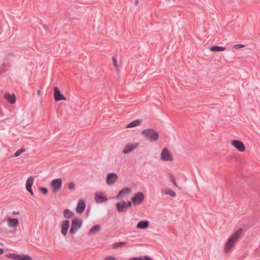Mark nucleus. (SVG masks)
Segmentation results:
<instances>
[{"instance_id": "f257e3e1", "label": "nucleus", "mask_w": 260, "mask_h": 260, "mask_svg": "<svg viewBox=\"0 0 260 260\" xmlns=\"http://www.w3.org/2000/svg\"><path fill=\"white\" fill-rule=\"evenodd\" d=\"M142 134L150 142L156 141L159 136L158 132L152 128L144 129L142 132Z\"/></svg>"}, {"instance_id": "f03ea898", "label": "nucleus", "mask_w": 260, "mask_h": 260, "mask_svg": "<svg viewBox=\"0 0 260 260\" xmlns=\"http://www.w3.org/2000/svg\"><path fill=\"white\" fill-rule=\"evenodd\" d=\"M242 229H240L236 231L228 239L225 245V251L228 252L234 245L235 242L238 240V238L242 233Z\"/></svg>"}, {"instance_id": "7ed1b4c3", "label": "nucleus", "mask_w": 260, "mask_h": 260, "mask_svg": "<svg viewBox=\"0 0 260 260\" xmlns=\"http://www.w3.org/2000/svg\"><path fill=\"white\" fill-rule=\"evenodd\" d=\"M82 225V220L78 217L74 218L72 221L71 228L70 230V233L74 235Z\"/></svg>"}, {"instance_id": "20e7f679", "label": "nucleus", "mask_w": 260, "mask_h": 260, "mask_svg": "<svg viewBox=\"0 0 260 260\" xmlns=\"http://www.w3.org/2000/svg\"><path fill=\"white\" fill-rule=\"evenodd\" d=\"M50 185L52 188V192H56L59 191L62 187V180L60 178L53 179L51 181Z\"/></svg>"}, {"instance_id": "39448f33", "label": "nucleus", "mask_w": 260, "mask_h": 260, "mask_svg": "<svg viewBox=\"0 0 260 260\" xmlns=\"http://www.w3.org/2000/svg\"><path fill=\"white\" fill-rule=\"evenodd\" d=\"M160 158L162 160L167 161L173 160V156L170 151L166 148H164L160 154Z\"/></svg>"}, {"instance_id": "423d86ee", "label": "nucleus", "mask_w": 260, "mask_h": 260, "mask_svg": "<svg viewBox=\"0 0 260 260\" xmlns=\"http://www.w3.org/2000/svg\"><path fill=\"white\" fill-rule=\"evenodd\" d=\"M144 196L141 192H139L135 194L134 197L132 198V201L134 205H140L144 200Z\"/></svg>"}, {"instance_id": "0eeeda50", "label": "nucleus", "mask_w": 260, "mask_h": 260, "mask_svg": "<svg viewBox=\"0 0 260 260\" xmlns=\"http://www.w3.org/2000/svg\"><path fill=\"white\" fill-rule=\"evenodd\" d=\"M117 179L118 176L116 173H110L107 176V184L109 185H113Z\"/></svg>"}, {"instance_id": "6e6552de", "label": "nucleus", "mask_w": 260, "mask_h": 260, "mask_svg": "<svg viewBox=\"0 0 260 260\" xmlns=\"http://www.w3.org/2000/svg\"><path fill=\"white\" fill-rule=\"evenodd\" d=\"M139 146V144L137 143L133 144L128 143L126 145L124 149L123 150V153L124 154H127L133 151L134 150L137 149Z\"/></svg>"}, {"instance_id": "1a4fd4ad", "label": "nucleus", "mask_w": 260, "mask_h": 260, "mask_svg": "<svg viewBox=\"0 0 260 260\" xmlns=\"http://www.w3.org/2000/svg\"><path fill=\"white\" fill-rule=\"evenodd\" d=\"M34 181V177L31 176H29L26 180V185H25L26 190L28 191V192H29V193L31 196L34 195V192L32 191V190L31 189V186L33 185Z\"/></svg>"}, {"instance_id": "9d476101", "label": "nucleus", "mask_w": 260, "mask_h": 260, "mask_svg": "<svg viewBox=\"0 0 260 260\" xmlns=\"http://www.w3.org/2000/svg\"><path fill=\"white\" fill-rule=\"evenodd\" d=\"M232 144L239 151L243 152L245 150V145L243 142L239 140H233L232 141Z\"/></svg>"}, {"instance_id": "9b49d317", "label": "nucleus", "mask_w": 260, "mask_h": 260, "mask_svg": "<svg viewBox=\"0 0 260 260\" xmlns=\"http://www.w3.org/2000/svg\"><path fill=\"white\" fill-rule=\"evenodd\" d=\"M54 99L56 101L66 100V98L60 93L58 87H55L54 88Z\"/></svg>"}, {"instance_id": "f8f14e48", "label": "nucleus", "mask_w": 260, "mask_h": 260, "mask_svg": "<svg viewBox=\"0 0 260 260\" xmlns=\"http://www.w3.org/2000/svg\"><path fill=\"white\" fill-rule=\"evenodd\" d=\"M70 226V221L69 220H63L61 225V233L63 236L67 235L68 231Z\"/></svg>"}, {"instance_id": "ddd939ff", "label": "nucleus", "mask_w": 260, "mask_h": 260, "mask_svg": "<svg viewBox=\"0 0 260 260\" xmlns=\"http://www.w3.org/2000/svg\"><path fill=\"white\" fill-rule=\"evenodd\" d=\"M86 207L85 202L82 200H80L78 202L76 208V211L78 213L81 214L83 213Z\"/></svg>"}, {"instance_id": "4468645a", "label": "nucleus", "mask_w": 260, "mask_h": 260, "mask_svg": "<svg viewBox=\"0 0 260 260\" xmlns=\"http://www.w3.org/2000/svg\"><path fill=\"white\" fill-rule=\"evenodd\" d=\"M8 225L10 228H16L19 224V220L17 218L8 217L7 218Z\"/></svg>"}, {"instance_id": "2eb2a0df", "label": "nucleus", "mask_w": 260, "mask_h": 260, "mask_svg": "<svg viewBox=\"0 0 260 260\" xmlns=\"http://www.w3.org/2000/svg\"><path fill=\"white\" fill-rule=\"evenodd\" d=\"M116 207L119 212H124L127 209L126 206V203L124 201L117 203Z\"/></svg>"}, {"instance_id": "dca6fc26", "label": "nucleus", "mask_w": 260, "mask_h": 260, "mask_svg": "<svg viewBox=\"0 0 260 260\" xmlns=\"http://www.w3.org/2000/svg\"><path fill=\"white\" fill-rule=\"evenodd\" d=\"M107 200L108 199L106 197L103 196L102 193H97L95 194V201L96 203L98 204H101L104 203L106 202Z\"/></svg>"}, {"instance_id": "f3484780", "label": "nucleus", "mask_w": 260, "mask_h": 260, "mask_svg": "<svg viewBox=\"0 0 260 260\" xmlns=\"http://www.w3.org/2000/svg\"><path fill=\"white\" fill-rule=\"evenodd\" d=\"M131 192V189L129 187H125L123 189H122L118 194L116 196V198L117 199H120L121 197H124V196L126 194H128Z\"/></svg>"}, {"instance_id": "a211bd4d", "label": "nucleus", "mask_w": 260, "mask_h": 260, "mask_svg": "<svg viewBox=\"0 0 260 260\" xmlns=\"http://www.w3.org/2000/svg\"><path fill=\"white\" fill-rule=\"evenodd\" d=\"M149 224V222L148 220H142L138 223L136 228L139 229H147Z\"/></svg>"}, {"instance_id": "6ab92c4d", "label": "nucleus", "mask_w": 260, "mask_h": 260, "mask_svg": "<svg viewBox=\"0 0 260 260\" xmlns=\"http://www.w3.org/2000/svg\"><path fill=\"white\" fill-rule=\"evenodd\" d=\"M5 98L11 104H14L16 102V96L14 94L11 95L10 93H6Z\"/></svg>"}, {"instance_id": "aec40b11", "label": "nucleus", "mask_w": 260, "mask_h": 260, "mask_svg": "<svg viewBox=\"0 0 260 260\" xmlns=\"http://www.w3.org/2000/svg\"><path fill=\"white\" fill-rule=\"evenodd\" d=\"M101 225L100 224H96L91 228L88 232V235H92L95 233H98L101 230Z\"/></svg>"}, {"instance_id": "412c9836", "label": "nucleus", "mask_w": 260, "mask_h": 260, "mask_svg": "<svg viewBox=\"0 0 260 260\" xmlns=\"http://www.w3.org/2000/svg\"><path fill=\"white\" fill-rule=\"evenodd\" d=\"M142 120L136 119V120H134L133 121L130 122L129 124H128L126 125V127L131 128V127L138 126L142 123Z\"/></svg>"}, {"instance_id": "4be33fe9", "label": "nucleus", "mask_w": 260, "mask_h": 260, "mask_svg": "<svg viewBox=\"0 0 260 260\" xmlns=\"http://www.w3.org/2000/svg\"><path fill=\"white\" fill-rule=\"evenodd\" d=\"M210 50L212 52H218L225 50L226 48L222 46H212L210 47Z\"/></svg>"}, {"instance_id": "5701e85b", "label": "nucleus", "mask_w": 260, "mask_h": 260, "mask_svg": "<svg viewBox=\"0 0 260 260\" xmlns=\"http://www.w3.org/2000/svg\"><path fill=\"white\" fill-rule=\"evenodd\" d=\"M64 217L67 219H70L74 215L73 212H72L70 209H66L63 212Z\"/></svg>"}, {"instance_id": "b1692460", "label": "nucleus", "mask_w": 260, "mask_h": 260, "mask_svg": "<svg viewBox=\"0 0 260 260\" xmlns=\"http://www.w3.org/2000/svg\"><path fill=\"white\" fill-rule=\"evenodd\" d=\"M126 244L125 242H116L114 243L112 245V247L113 249H117L119 247H121L123 246H124Z\"/></svg>"}, {"instance_id": "393cba45", "label": "nucleus", "mask_w": 260, "mask_h": 260, "mask_svg": "<svg viewBox=\"0 0 260 260\" xmlns=\"http://www.w3.org/2000/svg\"><path fill=\"white\" fill-rule=\"evenodd\" d=\"M7 258H10L12 260H18L19 254L13 253H8L6 255Z\"/></svg>"}, {"instance_id": "a878e982", "label": "nucleus", "mask_w": 260, "mask_h": 260, "mask_svg": "<svg viewBox=\"0 0 260 260\" xmlns=\"http://www.w3.org/2000/svg\"><path fill=\"white\" fill-rule=\"evenodd\" d=\"M18 260H32L31 257L27 254L19 255Z\"/></svg>"}, {"instance_id": "bb28decb", "label": "nucleus", "mask_w": 260, "mask_h": 260, "mask_svg": "<svg viewBox=\"0 0 260 260\" xmlns=\"http://www.w3.org/2000/svg\"><path fill=\"white\" fill-rule=\"evenodd\" d=\"M164 193L172 197H175L176 196V193L175 192L171 189H168L167 191H166Z\"/></svg>"}, {"instance_id": "cd10ccee", "label": "nucleus", "mask_w": 260, "mask_h": 260, "mask_svg": "<svg viewBox=\"0 0 260 260\" xmlns=\"http://www.w3.org/2000/svg\"><path fill=\"white\" fill-rule=\"evenodd\" d=\"M25 151V149L24 148H21L15 152L14 156L15 157L19 156L22 153H23Z\"/></svg>"}, {"instance_id": "c85d7f7f", "label": "nucleus", "mask_w": 260, "mask_h": 260, "mask_svg": "<svg viewBox=\"0 0 260 260\" xmlns=\"http://www.w3.org/2000/svg\"><path fill=\"white\" fill-rule=\"evenodd\" d=\"M170 180L175 187H178V185L176 182L175 177L173 175H171L170 177Z\"/></svg>"}, {"instance_id": "c756f323", "label": "nucleus", "mask_w": 260, "mask_h": 260, "mask_svg": "<svg viewBox=\"0 0 260 260\" xmlns=\"http://www.w3.org/2000/svg\"><path fill=\"white\" fill-rule=\"evenodd\" d=\"M39 190L44 194H46L48 191L47 188L44 187H40Z\"/></svg>"}, {"instance_id": "7c9ffc66", "label": "nucleus", "mask_w": 260, "mask_h": 260, "mask_svg": "<svg viewBox=\"0 0 260 260\" xmlns=\"http://www.w3.org/2000/svg\"><path fill=\"white\" fill-rule=\"evenodd\" d=\"M75 183L73 182H70L68 185V188L70 190L74 189L75 188Z\"/></svg>"}, {"instance_id": "2f4dec72", "label": "nucleus", "mask_w": 260, "mask_h": 260, "mask_svg": "<svg viewBox=\"0 0 260 260\" xmlns=\"http://www.w3.org/2000/svg\"><path fill=\"white\" fill-rule=\"evenodd\" d=\"M112 59L113 66L115 68H117V59H116V57L115 56H113L112 57Z\"/></svg>"}, {"instance_id": "473e14b6", "label": "nucleus", "mask_w": 260, "mask_h": 260, "mask_svg": "<svg viewBox=\"0 0 260 260\" xmlns=\"http://www.w3.org/2000/svg\"><path fill=\"white\" fill-rule=\"evenodd\" d=\"M244 47V45L242 44H236L234 46V48L236 49H239L240 48H243Z\"/></svg>"}, {"instance_id": "72a5a7b5", "label": "nucleus", "mask_w": 260, "mask_h": 260, "mask_svg": "<svg viewBox=\"0 0 260 260\" xmlns=\"http://www.w3.org/2000/svg\"><path fill=\"white\" fill-rule=\"evenodd\" d=\"M129 260H143V256L133 257L131 258Z\"/></svg>"}, {"instance_id": "f704fd0d", "label": "nucleus", "mask_w": 260, "mask_h": 260, "mask_svg": "<svg viewBox=\"0 0 260 260\" xmlns=\"http://www.w3.org/2000/svg\"><path fill=\"white\" fill-rule=\"evenodd\" d=\"M143 260H153L150 257L145 255L143 256Z\"/></svg>"}, {"instance_id": "c9c22d12", "label": "nucleus", "mask_w": 260, "mask_h": 260, "mask_svg": "<svg viewBox=\"0 0 260 260\" xmlns=\"http://www.w3.org/2000/svg\"><path fill=\"white\" fill-rule=\"evenodd\" d=\"M132 205V202L131 201H128L127 202V203H126V208H127L128 207H131Z\"/></svg>"}, {"instance_id": "e433bc0d", "label": "nucleus", "mask_w": 260, "mask_h": 260, "mask_svg": "<svg viewBox=\"0 0 260 260\" xmlns=\"http://www.w3.org/2000/svg\"><path fill=\"white\" fill-rule=\"evenodd\" d=\"M105 260H116V259L114 257L110 256H108Z\"/></svg>"}, {"instance_id": "4c0bfd02", "label": "nucleus", "mask_w": 260, "mask_h": 260, "mask_svg": "<svg viewBox=\"0 0 260 260\" xmlns=\"http://www.w3.org/2000/svg\"><path fill=\"white\" fill-rule=\"evenodd\" d=\"M4 252V250L3 248H0V255H2Z\"/></svg>"}, {"instance_id": "58836bf2", "label": "nucleus", "mask_w": 260, "mask_h": 260, "mask_svg": "<svg viewBox=\"0 0 260 260\" xmlns=\"http://www.w3.org/2000/svg\"><path fill=\"white\" fill-rule=\"evenodd\" d=\"M12 213H13V214H17V215L19 214V212H16V211H13Z\"/></svg>"}, {"instance_id": "ea45409f", "label": "nucleus", "mask_w": 260, "mask_h": 260, "mask_svg": "<svg viewBox=\"0 0 260 260\" xmlns=\"http://www.w3.org/2000/svg\"><path fill=\"white\" fill-rule=\"evenodd\" d=\"M139 3V1H138V0H136V1H135V5H136V6L138 5Z\"/></svg>"}, {"instance_id": "a19ab883", "label": "nucleus", "mask_w": 260, "mask_h": 260, "mask_svg": "<svg viewBox=\"0 0 260 260\" xmlns=\"http://www.w3.org/2000/svg\"><path fill=\"white\" fill-rule=\"evenodd\" d=\"M43 27H44V28H45V29H46V27L44 25H43Z\"/></svg>"}, {"instance_id": "79ce46f5", "label": "nucleus", "mask_w": 260, "mask_h": 260, "mask_svg": "<svg viewBox=\"0 0 260 260\" xmlns=\"http://www.w3.org/2000/svg\"><path fill=\"white\" fill-rule=\"evenodd\" d=\"M40 92V90H38V94H39Z\"/></svg>"}]
</instances>
